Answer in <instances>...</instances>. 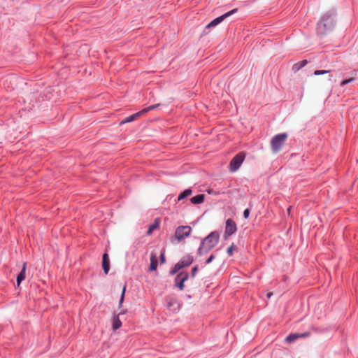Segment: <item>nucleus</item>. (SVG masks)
I'll use <instances>...</instances> for the list:
<instances>
[{
	"instance_id": "obj_1",
	"label": "nucleus",
	"mask_w": 358,
	"mask_h": 358,
	"mask_svg": "<svg viewBox=\"0 0 358 358\" xmlns=\"http://www.w3.org/2000/svg\"><path fill=\"white\" fill-rule=\"evenodd\" d=\"M220 234L217 231L211 232L207 237H206L201 243L198 249V254L203 255L208 253L218 243Z\"/></svg>"
},
{
	"instance_id": "obj_2",
	"label": "nucleus",
	"mask_w": 358,
	"mask_h": 358,
	"mask_svg": "<svg viewBox=\"0 0 358 358\" xmlns=\"http://www.w3.org/2000/svg\"><path fill=\"white\" fill-rule=\"evenodd\" d=\"M288 138L286 134H280L275 136L271 141V146L273 153L278 152L284 145Z\"/></svg>"
},
{
	"instance_id": "obj_3",
	"label": "nucleus",
	"mask_w": 358,
	"mask_h": 358,
	"mask_svg": "<svg viewBox=\"0 0 358 358\" xmlns=\"http://www.w3.org/2000/svg\"><path fill=\"white\" fill-rule=\"evenodd\" d=\"M192 232V228L189 226H180L176 228L174 238L178 242L188 237Z\"/></svg>"
},
{
	"instance_id": "obj_4",
	"label": "nucleus",
	"mask_w": 358,
	"mask_h": 358,
	"mask_svg": "<svg viewBox=\"0 0 358 358\" xmlns=\"http://www.w3.org/2000/svg\"><path fill=\"white\" fill-rule=\"evenodd\" d=\"M245 158V154L243 152L238 153L230 162L229 169L231 172L236 171Z\"/></svg>"
},
{
	"instance_id": "obj_5",
	"label": "nucleus",
	"mask_w": 358,
	"mask_h": 358,
	"mask_svg": "<svg viewBox=\"0 0 358 358\" xmlns=\"http://www.w3.org/2000/svg\"><path fill=\"white\" fill-rule=\"evenodd\" d=\"M237 11V9H233L230 10L229 12H227V13L214 19L213 21H211L207 26L206 28H210L212 27H215L222 22L224 19H226L227 17L231 15L232 14L235 13Z\"/></svg>"
},
{
	"instance_id": "obj_6",
	"label": "nucleus",
	"mask_w": 358,
	"mask_h": 358,
	"mask_svg": "<svg viewBox=\"0 0 358 358\" xmlns=\"http://www.w3.org/2000/svg\"><path fill=\"white\" fill-rule=\"evenodd\" d=\"M237 227L235 222L231 219H228L226 222L224 236H229L236 231Z\"/></svg>"
},
{
	"instance_id": "obj_7",
	"label": "nucleus",
	"mask_w": 358,
	"mask_h": 358,
	"mask_svg": "<svg viewBox=\"0 0 358 358\" xmlns=\"http://www.w3.org/2000/svg\"><path fill=\"white\" fill-rule=\"evenodd\" d=\"M187 273H180L175 279L176 285L180 290H182L185 287L184 282L188 279Z\"/></svg>"
},
{
	"instance_id": "obj_8",
	"label": "nucleus",
	"mask_w": 358,
	"mask_h": 358,
	"mask_svg": "<svg viewBox=\"0 0 358 358\" xmlns=\"http://www.w3.org/2000/svg\"><path fill=\"white\" fill-rule=\"evenodd\" d=\"M141 115H143V114L141 113V111H139L136 113H134V114L124 118V120H122L120 122V124H126V123L134 121V120H137L138 117H140Z\"/></svg>"
},
{
	"instance_id": "obj_9",
	"label": "nucleus",
	"mask_w": 358,
	"mask_h": 358,
	"mask_svg": "<svg viewBox=\"0 0 358 358\" xmlns=\"http://www.w3.org/2000/svg\"><path fill=\"white\" fill-rule=\"evenodd\" d=\"M102 266L105 274H107L110 269V261L108 255L106 253L103 255Z\"/></svg>"
},
{
	"instance_id": "obj_10",
	"label": "nucleus",
	"mask_w": 358,
	"mask_h": 358,
	"mask_svg": "<svg viewBox=\"0 0 358 358\" xmlns=\"http://www.w3.org/2000/svg\"><path fill=\"white\" fill-rule=\"evenodd\" d=\"M193 262V257L192 256H186L183 257L178 263L181 265V268L189 266Z\"/></svg>"
},
{
	"instance_id": "obj_11",
	"label": "nucleus",
	"mask_w": 358,
	"mask_h": 358,
	"mask_svg": "<svg viewBox=\"0 0 358 358\" xmlns=\"http://www.w3.org/2000/svg\"><path fill=\"white\" fill-rule=\"evenodd\" d=\"M25 271H26V263H24L22 265V270L20 273L18 274L17 277V285L20 286L21 282L25 278Z\"/></svg>"
},
{
	"instance_id": "obj_12",
	"label": "nucleus",
	"mask_w": 358,
	"mask_h": 358,
	"mask_svg": "<svg viewBox=\"0 0 358 358\" xmlns=\"http://www.w3.org/2000/svg\"><path fill=\"white\" fill-rule=\"evenodd\" d=\"M160 224L159 219L157 218L155 220V222L152 224H151L147 231V235L150 236L152 234L153 231L159 229Z\"/></svg>"
},
{
	"instance_id": "obj_13",
	"label": "nucleus",
	"mask_w": 358,
	"mask_h": 358,
	"mask_svg": "<svg viewBox=\"0 0 358 358\" xmlns=\"http://www.w3.org/2000/svg\"><path fill=\"white\" fill-rule=\"evenodd\" d=\"M204 199H205L204 194H198V195L194 196L192 198H191L190 200L193 204H200L204 201Z\"/></svg>"
},
{
	"instance_id": "obj_14",
	"label": "nucleus",
	"mask_w": 358,
	"mask_h": 358,
	"mask_svg": "<svg viewBox=\"0 0 358 358\" xmlns=\"http://www.w3.org/2000/svg\"><path fill=\"white\" fill-rule=\"evenodd\" d=\"M157 268V259L155 255L152 254L150 256V270L155 271Z\"/></svg>"
},
{
	"instance_id": "obj_15",
	"label": "nucleus",
	"mask_w": 358,
	"mask_h": 358,
	"mask_svg": "<svg viewBox=\"0 0 358 358\" xmlns=\"http://www.w3.org/2000/svg\"><path fill=\"white\" fill-rule=\"evenodd\" d=\"M122 326V322L118 315H115L113 319V330L118 329Z\"/></svg>"
},
{
	"instance_id": "obj_16",
	"label": "nucleus",
	"mask_w": 358,
	"mask_h": 358,
	"mask_svg": "<svg viewBox=\"0 0 358 358\" xmlns=\"http://www.w3.org/2000/svg\"><path fill=\"white\" fill-rule=\"evenodd\" d=\"M192 192L190 189H187L182 192L178 197V200L180 201L192 194Z\"/></svg>"
},
{
	"instance_id": "obj_17",
	"label": "nucleus",
	"mask_w": 358,
	"mask_h": 358,
	"mask_svg": "<svg viewBox=\"0 0 358 358\" xmlns=\"http://www.w3.org/2000/svg\"><path fill=\"white\" fill-rule=\"evenodd\" d=\"M309 335H310L309 332H305V333L301 334H292V341H294V340L299 338H303V337L308 336Z\"/></svg>"
},
{
	"instance_id": "obj_18",
	"label": "nucleus",
	"mask_w": 358,
	"mask_h": 358,
	"mask_svg": "<svg viewBox=\"0 0 358 358\" xmlns=\"http://www.w3.org/2000/svg\"><path fill=\"white\" fill-rule=\"evenodd\" d=\"M159 106H160V104H159V103H158V104H155V105H152V106H149V107H148V108H145L143 109V110H141V113H142L143 115H144V114H145L147 112H148V111H150V110H154V109L157 108V107H159Z\"/></svg>"
},
{
	"instance_id": "obj_19",
	"label": "nucleus",
	"mask_w": 358,
	"mask_h": 358,
	"mask_svg": "<svg viewBox=\"0 0 358 358\" xmlns=\"http://www.w3.org/2000/svg\"><path fill=\"white\" fill-rule=\"evenodd\" d=\"M327 24L324 21H320L318 23V30L320 32H324L327 27Z\"/></svg>"
},
{
	"instance_id": "obj_20",
	"label": "nucleus",
	"mask_w": 358,
	"mask_h": 358,
	"mask_svg": "<svg viewBox=\"0 0 358 358\" xmlns=\"http://www.w3.org/2000/svg\"><path fill=\"white\" fill-rule=\"evenodd\" d=\"M306 64H307L306 60H302L300 62L295 64L294 65V69H296V70H299L301 67L304 66Z\"/></svg>"
},
{
	"instance_id": "obj_21",
	"label": "nucleus",
	"mask_w": 358,
	"mask_h": 358,
	"mask_svg": "<svg viewBox=\"0 0 358 358\" xmlns=\"http://www.w3.org/2000/svg\"><path fill=\"white\" fill-rule=\"evenodd\" d=\"M181 265L177 263L175 266L173 268V269L170 271L171 275H174L180 269H181Z\"/></svg>"
},
{
	"instance_id": "obj_22",
	"label": "nucleus",
	"mask_w": 358,
	"mask_h": 358,
	"mask_svg": "<svg viewBox=\"0 0 358 358\" xmlns=\"http://www.w3.org/2000/svg\"><path fill=\"white\" fill-rule=\"evenodd\" d=\"M236 249V247L234 244H231V245L230 247L228 248L227 249V254L229 255V256H232L233 255V252Z\"/></svg>"
},
{
	"instance_id": "obj_23",
	"label": "nucleus",
	"mask_w": 358,
	"mask_h": 358,
	"mask_svg": "<svg viewBox=\"0 0 358 358\" xmlns=\"http://www.w3.org/2000/svg\"><path fill=\"white\" fill-rule=\"evenodd\" d=\"M125 290H126V286L124 285L123 289H122V294H121L120 299V301H119V307H121L122 305V303H123V301H124V297Z\"/></svg>"
},
{
	"instance_id": "obj_24",
	"label": "nucleus",
	"mask_w": 358,
	"mask_h": 358,
	"mask_svg": "<svg viewBox=\"0 0 358 358\" xmlns=\"http://www.w3.org/2000/svg\"><path fill=\"white\" fill-rule=\"evenodd\" d=\"M329 72H330L329 70H316V71H315L314 74L315 76H320V75L328 73Z\"/></svg>"
},
{
	"instance_id": "obj_25",
	"label": "nucleus",
	"mask_w": 358,
	"mask_h": 358,
	"mask_svg": "<svg viewBox=\"0 0 358 358\" xmlns=\"http://www.w3.org/2000/svg\"><path fill=\"white\" fill-rule=\"evenodd\" d=\"M160 262L162 264H164L165 262V253L164 250H163L160 255Z\"/></svg>"
},
{
	"instance_id": "obj_26",
	"label": "nucleus",
	"mask_w": 358,
	"mask_h": 358,
	"mask_svg": "<svg viewBox=\"0 0 358 358\" xmlns=\"http://www.w3.org/2000/svg\"><path fill=\"white\" fill-rule=\"evenodd\" d=\"M197 270H198V266H195L194 267L192 268V275L193 277H194L196 275Z\"/></svg>"
},
{
	"instance_id": "obj_27",
	"label": "nucleus",
	"mask_w": 358,
	"mask_h": 358,
	"mask_svg": "<svg viewBox=\"0 0 358 358\" xmlns=\"http://www.w3.org/2000/svg\"><path fill=\"white\" fill-rule=\"evenodd\" d=\"M215 256L214 255H211L206 260V264H210L214 259Z\"/></svg>"
},
{
	"instance_id": "obj_28",
	"label": "nucleus",
	"mask_w": 358,
	"mask_h": 358,
	"mask_svg": "<svg viewBox=\"0 0 358 358\" xmlns=\"http://www.w3.org/2000/svg\"><path fill=\"white\" fill-rule=\"evenodd\" d=\"M249 215H250V210L247 208L243 212V216L245 218H248L249 217Z\"/></svg>"
},
{
	"instance_id": "obj_29",
	"label": "nucleus",
	"mask_w": 358,
	"mask_h": 358,
	"mask_svg": "<svg viewBox=\"0 0 358 358\" xmlns=\"http://www.w3.org/2000/svg\"><path fill=\"white\" fill-rule=\"evenodd\" d=\"M352 79H348V80H344L341 82V85H344L348 83H350V81H352Z\"/></svg>"
},
{
	"instance_id": "obj_30",
	"label": "nucleus",
	"mask_w": 358,
	"mask_h": 358,
	"mask_svg": "<svg viewBox=\"0 0 358 358\" xmlns=\"http://www.w3.org/2000/svg\"><path fill=\"white\" fill-rule=\"evenodd\" d=\"M285 341L287 342H291V334L287 336Z\"/></svg>"
},
{
	"instance_id": "obj_31",
	"label": "nucleus",
	"mask_w": 358,
	"mask_h": 358,
	"mask_svg": "<svg viewBox=\"0 0 358 358\" xmlns=\"http://www.w3.org/2000/svg\"><path fill=\"white\" fill-rule=\"evenodd\" d=\"M173 305V302L172 301H170L168 302V306L169 307H171Z\"/></svg>"
},
{
	"instance_id": "obj_32",
	"label": "nucleus",
	"mask_w": 358,
	"mask_h": 358,
	"mask_svg": "<svg viewBox=\"0 0 358 358\" xmlns=\"http://www.w3.org/2000/svg\"><path fill=\"white\" fill-rule=\"evenodd\" d=\"M127 310H122L120 312V313L117 315L119 316V315H122V314H124L126 313Z\"/></svg>"
},
{
	"instance_id": "obj_33",
	"label": "nucleus",
	"mask_w": 358,
	"mask_h": 358,
	"mask_svg": "<svg viewBox=\"0 0 358 358\" xmlns=\"http://www.w3.org/2000/svg\"><path fill=\"white\" fill-rule=\"evenodd\" d=\"M272 294H272L271 292H269V293H268V294H266V296H267V297H268V298H270V297L272 296Z\"/></svg>"
},
{
	"instance_id": "obj_34",
	"label": "nucleus",
	"mask_w": 358,
	"mask_h": 358,
	"mask_svg": "<svg viewBox=\"0 0 358 358\" xmlns=\"http://www.w3.org/2000/svg\"><path fill=\"white\" fill-rule=\"evenodd\" d=\"M287 211H288V213H290V212H291V206L287 208Z\"/></svg>"
},
{
	"instance_id": "obj_35",
	"label": "nucleus",
	"mask_w": 358,
	"mask_h": 358,
	"mask_svg": "<svg viewBox=\"0 0 358 358\" xmlns=\"http://www.w3.org/2000/svg\"><path fill=\"white\" fill-rule=\"evenodd\" d=\"M329 20V24H331L332 23V20L331 19H328Z\"/></svg>"
}]
</instances>
